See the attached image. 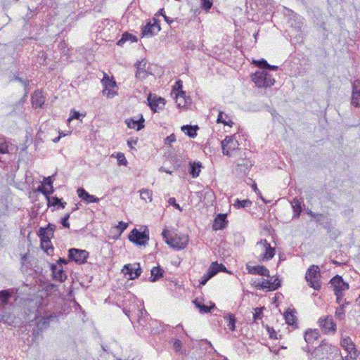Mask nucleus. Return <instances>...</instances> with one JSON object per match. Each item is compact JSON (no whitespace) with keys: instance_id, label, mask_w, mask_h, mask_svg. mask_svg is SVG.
Segmentation results:
<instances>
[{"instance_id":"774afa93","label":"nucleus","mask_w":360,"mask_h":360,"mask_svg":"<svg viewBox=\"0 0 360 360\" xmlns=\"http://www.w3.org/2000/svg\"><path fill=\"white\" fill-rule=\"evenodd\" d=\"M69 259L68 258V259H65V258H62V257H60L58 261H57V264H58L60 266H63V265H66L68 264V263L69 262Z\"/></svg>"},{"instance_id":"ddd939ff","label":"nucleus","mask_w":360,"mask_h":360,"mask_svg":"<svg viewBox=\"0 0 360 360\" xmlns=\"http://www.w3.org/2000/svg\"><path fill=\"white\" fill-rule=\"evenodd\" d=\"M122 272L125 276H129V279L138 278L141 274V269L139 263L128 264L124 266Z\"/></svg>"},{"instance_id":"7ed1b4c3","label":"nucleus","mask_w":360,"mask_h":360,"mask_svg":"<svg viewBox=\"0 0 360 360\" xmlns=\"http://www.w3.org/2000/svg\"><path fill=\"white\" fill-rule=\"evenodd\" d=\"M128 238L136 245H146L149 240V230L147 226H141V229L134 228L129 233Z\"/></svg>"},{"instance_id":"4be33fe9","label":"nucleus","mask_w":360,"mask_h":360,"mask_svg":"<svg viewBox=\"0 0 360 360\" xmlns=\"http://www.w3.org/2000/svg\"><path fill=\"white\" fill-rule=\"evenodd\" d=\"M66 205L67 202L63 201V198H59L56 195L52 196L51 198H49L47 202V206L49 207H54V209H53L52 211H53L55 209H64Z\"/></svg>"},{"instance_id":"37998d69","label":"nucleus","mask_w":360,"mask_h":360,"mask_svg":"<svg viewBox=\"0 0 360 360\" xmlns=\"http://www.w3.org/2000/svg\"><path fill=\"white\" fill-rule=\"evenodd\" d=\"M141 198L146 202L147 199L150 202L152 200V191L148 189H143L140 191Z\"/></svg>"},{"instance_id":"20e7f679","label":"nucleus","mask_w":360,"mask_h":360,"mask_svg":"<svg viewBox=\"0 0 360 360\" xmlns=\"http://www.w3.org/2000/svg\"><path fill=\"white\" fill-rule=\"evenodd\" d=\"M251 79L257 87L267 88L273 86L275 83L274 78L265 70L252 74Z\"/></svg>"},{"instance_id":"de8ad7c7","label":"nucleus","mask_w":360,"mask_h":360,"mask_svg":"<svg viewBox=\"0 0 360 360\" xmlns=\"http://www.w3.org/2000/svg\"><path fill=\"white\" fill-rule=\"evenodd\" d=\"M148 281L150 282H155L158 281V266H154L150 270Z\"/></svg>"},{"instance_id":"8fccbe9b","label":"nucleus","mask_w":360,"mask_h":360,"mask_svg":"<svg viewBox=\"0 0 360 360\" xmlns=\"http://www.w3.org/2000/svg\"><path fill=\"white\" fill-rule=\"evenodd\" d=\"M37 191L41 193L45 196L47 202L48 199L52 197L51 195H50L49 189L46 188L44 186H39L37 188Z\"/></svg>"},{"instance_id":"13d9d810","label":"nucleus","mask_w":360,"mask_h":360,"mask_svg":"<svg viewBox=\"0 0 360 360\" xmlns=\"http://www.w3.org/2000/svg\"><path fill=\"white\" fill-rule=\"evenodd\" d=\"M344 307H345V304H342L339 308H338L335 311V316L338 318V319H341L342 316L344 315Z\"/></svg>"},{"instance_id":"aec40b11","label":"nucleus","mask_w":360,"mask_h":360,"mask_svg":"<svg viewBox=\"0 0 360 360\" xmlns=\"http://www.w3.org/2000/svg\"><path fill=\"white\" fill-rule=\"evenodd\" d=\"M50 269L55 280L63 282L67 279V276L63 269H59L56 264H50Z\"/></svg>"},{"instance_id":"49530a36","label":"nucleus","mask_w":360,"mask_h":360,"mask_svg":"<svg viewBox=\"0 0 360 360\" xmlns=\"http://www.w3.org/2000/svg\"><path fill=\"white\" fill-rule=\"evenodd\" d=\"M223 116H224L223 112H219L218 117H217V122L222 123L224 125H229V126L231 127L232 124H233V122L231 120H229V121H226V119H224Z\"/></svg>"},{"instance_id":"69168bd1","label":"nucleus","mask_w":360,"mask_h":360,"mask_svg":"<svg viewBox=\"0 0 360 360\" xmlns=\"http://www.w3.org/2000/svg\"><path fill=\"white\" fill-rule=\"evenodd\" d=\"M22 85H23V86H24V90H25V94H24L28 95L29 91H30V89H29V86H30V80H28V79H25V80L22 83Z\"/></svg>"},{"instance_id":"bf43d9fd","label":"nucleus","mask_w":360,"mask_h":360,"mask_svg":"<svg viewBox=\"0 0 360 360\" xmlns=\"http://www.w3.org/2000/svg\"><path fill=\"white\" fill-rule=\"evenodd\" d=\"M168 203L169 205H172L174 208L179 210V211H182V208L179 204L176 202V199L174 198H169Z\"/></svg>"},{"instance_id":"1a4fd4ad","label":"nucleus","mask_w":360,"mask_h":360,"mask_svg":"<svg viewBox=\"0 0 360 360\" xmlns=\"http://www.w3.org/2000/svg\"><path fill=\"white\" fill-rule=\"evenodd\" d=\"M223 154L231 156V153L238 148V143L234 136H226L221 142Z\"/></svg>"},{"instance_id":"4468645a","label":"nucleus","mask_w":360,"mask_h":360,"mask_svg":"<svg viewBox=\"0 0 360 360\" xmlns=\"http://www.w3.org/2000/svg\"><path fill=\"white\" fill-rule=\"evenodd\" d=\"M257 245L264 250V253L261 255L262 260H269L274 257L275 249L271 247L266 240H261L257 243Z\"/></svg>"},{"instance_id":"338daca9","label":"nucleus","mask_w":360,"mask_h":360,"mask_svg":"<svg viewBox=\"0 0 360 360\" xmlns=\"http://www.w3.org/2000/svg\"><path fill=\"white\" fill-rule=\"evenodd\" d=\"M27 257H28V254L26 253V254H24L23 255L21 256V263L22 264V266H28V264H30V262H27Z\"/></svg>"},{"instance_id":"58836bf2","label":"nucleus","mask_w":360,"mask_h":360,"mask_svg":"<svg viewBox=\"0 0 360 360\" xmlns=\"http://www.w3.org/2000/svg\"><path fill=\"white\" fill-rule=\"evenodd\" d=\"M8 153V146L4 136H0V154Z\"/></svg>"},{"instance_id":"864d4df0","label":"nucleus","mask_w":360,"mask_h":360,"mask_svg":"<svg viewBox=\"0 0 360 360\" xmlns=\"http://www.w3.org/2000/svg\"><path fill=\"white\" fill-rule=\"evenodd\" d=\"M201 4H202V8L204 10L208 11L212 6V0H201Z\"/></svg>"},{"instance_id":"cd10ccee","label":"nucleus","mask_w":360,"mask_h":360,"mask_svg":"<svg viewBox=\"0 0 360 360\" xmlns=\"http://www.w3.org/2000/svg\"><path fill=\"white\" fill-rule=\"evenodd\" d=\"M41 248L48 255H52L53 253V247L51 238H40Z\"/></svg>"},{"instance_id":"2f4dec72","label":"nucleus","mask_w":360,"mask_h":360,"mask_svg":"<svg viewBox=\"0 0 360 360\" xmlns=\"http://www.w3.org/2000/svg\"><path fill=\"white\" fill-rule=\"evenodd\" d=\"M197 125H184L181 127V131H183L189 137L194 138L197 136V130L198 129Z\"/></svg>"},{"instance_id":"5fc2aeb1","label":"nucleus","mask_w":360,"mask_h":360,"mask_svg":"<svg viewBox=\"0 0 360 360\" xmlns=\"http://www.w3.org/2000/svg\"><path fill=\"white\" fill-rule=\"evenodd\" d=\"M293 17L295 18V22L294 25V27L296 29L300 30L302 25V19H301L300 16L297 15L296 14H295Z\"/></svg>"},{"instance_id":"f3484780","label":"nucleus","mask_w":360,"mask_h":360,"mask_svg":"<svg viewBox=\"0 0 360 360\" xmlns=\"http://www.w3.org/2000/svg\"><path fill=\"white\" fill-rule=\"evenodd\" d=\"M174 98L177 106L179 108H184L188 103H191V98L189 96H186V92L181 90L179 92L175 93Z\"/></svg>"},{"instance_id":"0eeeda50","label":"nucleus","mask_w":360,"mask_h":360,"mask_svg":"<svg viewBox=\"0 0 360 360\" xmlns=\"http://www.w3.org/2000/svg\"><path fill=\"white\" fill-rule=\"evenodd\" d=\"M89 252L86 250L72 248L68 250V258L69 261L74 262L77 264H84L87 262Z\"/></svg>"},{"instance_id":"5701e85b","label":"nucleus","mask_w":360,"mask_h":360,"mask_svg":"<svg viewBox=\"0 0 360 360\" xmlns=\"http://www.w3.org/2000/svg\"><path fill=\"white\" fill-rule=\"evenodd\" d=\"M78 196L86 203L98 202L99 198L89 194L84 188H79L77 191Z\"/></svg>"},{"instance_id":"c756f323","label":"nucleus","mask_w":360,"mask_h":360,"mask_svg":"<svg viewBox=\"0 0 360 360\" xmlns=\"http://www.w3.org/2000/svg\"><path fill=\"white\" fill-rule=\"evenodd\" d=\"M12 294L13 292L11 290H3L0 291V307L8 304Z\"/></svg>"},{"instance_id":"dca6fc26","label":"nucleus","mask_w":360,"mask_h":360,"mask_svg":"<svg viewBox=\"0 0 360 360\" xmlns=\"http://www.w3.org/2000/svg\"><path fill=\"white\" fill-rule=\"evenodd\" d=\"M158 13L154 15L153 18V23H151L150 21L147 22L146 25L143 26L141 29V34L142 37L146 36H153L155 33L153 32V27H158Z\"/></svg>"},{"instance_id":"7c9ffc66","label":"nucleus","mask_w":360,"mask_h":360,"mask_svg":"<svg viewBox=\"0 0 360 360\" xmlns=\"http://www.w3.org/2000/svg\"><path fill=\"white\" fill-rule=\"evenodd\" d=\"M127 41L136 42L138 41V38L135 35H133L128 32H125L122 34L121 39L117 41V45L122 46Z\"/></svg>"},{"instance_id":"39448f33","label":"nucleus","mask_w":360,"mask_h":360,"mask_svg":"<svg viewBox=\"0 0 360 360\" xmlns=\"http://www.w3.org/2000/svg\"><path fill=\"white\" fill-rule=\"evenodd\" d=\"M320 269L316 265L311 266L307 271L305 275V279L308 283V285L316 290L321 289V281H320Z\"/></svg>"},{"instance_id":"c85d7f7f","label":"nucleus","mask_w":360,"mask_h":360,"mask_svg":"<svg viewBox=\"0 0 360 360\" xmlns=\"http://www.w3.org/2000/svg\"><path fill=\"white\" fill-rule=\"evenodd\" d=\"M12 321L11 314L6 306L0 307V322L10 323Z\"/></svg>"},{"instance_id":"052dcab7","label":"nucleus","mask_w":360,"mask_h":360,"mask_svg":"<svg viewBox=\"0 0 360 360\" xmlns=\"http://www.w3.org/2000/svg\"><path fill=\"white\" fill-rule=\"evenodd\" d=\"M255 63L257 64V65L260 68H264L266 70V65H269V63H267V61L264 59H262V60H257V61H255Z\"/></svg>"},{"instance_id":"a18cd8bd","label":"nucleus","mask_w":360,"mask_h":360,"mask_svg":"<svg viewBox=\"0 0 360 360\" xmlns=\"http://www.w3.org/2000/svg\"><path fill=\"white\" fill-rule=\"evenodd\" d=\"M85 114H82L79 111H77L75 110H71L70 111V117L68 120V122H70L72 120H79L81 117H84Z\"/></svg>"},{"instance_id":"a19ab883","label":"nucleus","mask_w":360,"mask_h":360,"mask_svg":"<svg viewBox=\"0 0 360 360\" xmlns=\"http://www.w3.org/2000/svg\"><path fill=\"white\" fill-rule=\"evenodd\" d=\"M224 319L229 321L227 324L229 328L232 331L235 330L236 319L234 316L233 314H229L224 316Z\"/></svg>"},{"instance_id":"ea45409f","label":"nucleus","mask_w":360,"mask_h":360,"mask_svg":"<svg viewBox=\"0 0 360 360\" xmlns=\"http://www.w3.org/2000/svg\"><path fill=\"white\" fill-rule=\"evenodd\" d=\"M173 348L174 351L178 354H183L186 353V349L182 348L181 342L178 339H175L174 340Z\"/></svg>"},{"instance_id":"6e6552de","label":"nucleus","mask_w":360,"mask_h":360,"mask_svg":"<svg viewBox=\"0 0 360 360\" xmlns=\"http://www.w3.org/2000/svg\"><path fill=\"white\" fill-rule=\"evenodd\" d=\"M101 82L104 86V89L103 90V95H105L108 98H113L117 94V91L109 89V88H114L117 86L114 77H109L107 74L104 73V76Z\"/></svg>"},{"instance_id":"393cba45","label":"nucleus","mask_w":360,"mask_h":360,"mask_svg":"<svg viewBox=\"0 0 360 360\" xmlns=\"http://www.w3.org/2000/svg\"><path fill=\"white\" fill-rule=\"evenodd\" d=\"M145 120L143 115H141V118L136 120L133 118L126 120L125 122L129 128L136 129L137 131L142 129L144 127Z\"/></svg>"},{"instance_id":"0e129e2a","label":"nucleus","mask_w":360,"mask_h":360,"mask_svg":"<svg viewBox=\"0 0 360 360\" xmlns=\"http://www.w3.org/2000/svg\"><path fill=\"white\" fill-rule=\"evenodd\" d=\"M175 135L172 134L171 135L167 136V138L165 139V143L166 145H169L171 143L175 141Z\"/></svg>"},{"instance_id":"9b49d317","label":"nucleus","mask_w":360,"mask_h":360,"mask_svg":"<svg viewBox=\"0 0 360 360\" xmlns=\"http://www.w3.org/2000/svg\"><path fill=\"white\" fill-rule=\"evenodd\" d=\"M319 323L322 331L326 334L335 333L336 331V323L330 316L321 317L319 319Z\"/></svg>"},{"instance_id":"473e14b6","label":"nucleus","mask_w":360,"mask_h":360,"mask_svg":"<svg viewBox=\"0 0 360 360\" xmlns=\"http://www.w3.org/2000/svg\"><path fill=\"white\" fill-rule=\"evenodd\" d=\"M147 101L151 110L153 112H158V96L155 94H149Z\"/></svg>"},{"instance_id":"9d476101","label":"nucleus","mask_w":360,"mask_h":360,"mask_svg":"<svg viewBox=\"0 0 360 360\" xmlns=\"http://www.w3.org/2000/svg\"><path fill=\"white\" fill-rule=\"evenodd\" d=\"M341 347L350 354V359H356L360 354L356 346L349 337H345L340 340Z\"/></svg>"},{"instance_id":"3c124183","label":"nucleus","mask_w":360,"mask_h":360,"mask_svg":"<svg viewBox=\"0 0 360 360\" xmlns=\"http://www.w3.org/2000/svg\"><path fill=\"white\" fill-rule=\"evenodd\" d=\"M128 227V224L122 221H119L116 226V229L119 230V235H121L122 232Z\"/></svg>"},{"instance_id":"6ab92c4d","label":"nucleus","mask_w":360,"mask_h":360,"mask_svg":"<svg viewBox=\"0 0 360 360\" xmlns=\"http://www.w3.org/2000/svg\"><path fill=\"white\" fill-rule=\"evenodd\" d=\"M352 104L355 107H360V80H356L353 84Z\"/></svg>"},{"instance_id":"4d7b16f0","label":"nucleus","mask_w":360,"mask_h":360,"mask_svg":"<svg viewBox=\"0 0 360 360\" xmlns=\"http://www.w3.org/2000/svg\"><path fill=\"white\" fill-rule=\"evenodd\" d=\"M55 175L56 174L48 176V177H45L44 179V185L52 188L53 183V178H54Z\"/></svg>"},{"instance_id":"603ef678","label":"nucleus","mask_w":360,"mask_h":360,"mask_svg":"<svg viewBox=\"0 0 360 360\" xmlns=\"http://www.w3.org/2000/svg\"><path fill=\"white\" fill-rule=\"evenodd\" d=\"M182 87H183L182 82L181 80L177 81L175 84V86H174L173 90L172 91L171 95L175 96V93L179 92L181 90H182Z\"/></svg>"},{"instance_id":"f257e3e1","label":"nucleus","mask_w":360,"mask_h":360,"mask_svg":"<svg viewBox=\"0 0 360 360\" xmlns=\"http://www.w3.org/2000/svg\"><path fill=\"white\" fill-rule=\"evenodd\" d=\"M162 236L167 245L177 250L185 248L189 240L188 235H179L173 229H165L162 232Z\"/></svg>"},{"instance_id":"bb28decb","label":"nucleus","mask_w":360,"mask_h":360,"mask_svg":"<svg viewBox=\"0 0 360 360\" xmlns=\"http://www.w3.org/2000/svg\"><path fill=\"white\" fill-rule=\"evenodd\" d=\"M193 303L198 308L200 313L206 314L210 312L211 309L215 307V304L212 302H210V306L207 307L205 304H203L198 299H195L193 301Z\"/></svg>"},{"instance_id":"412c9836","label":"nucleus","mask_w":360,"mask_h":360,"mask_svg":"<svg viewBox=\"0 0 360 360\" xmlns=\"http://www.w3.org/2000/svg\"><path fill=\"white\" fill-rule=\"evenodd\" d=\"M32 106L35 108H42L46 101L45 96L42 94L41 91L36 90L31 96Z\"/></svg>"},{"instance_id":"423d86ee","label":"nucleus","mask_w":360,"mask_h":360,"mask_svg":"<svg viewBox=\"0 0 360 360\" xmlns=\"http://www.w3.org/2000/svg\"><path fill=\"white\" fill-rule=\"evenodd\" d=\"M35 321V326L32 329V333L34 339H37L43 330L49 326L50 318L48 316H38L37 312L34 313L33 320Z\"/></svg>"},{"instance_id":"e433bc0d","label":"nucleus","mask_w":360,"mask_h":360,"mask_svg":"<svg viewBox=\"0 0 360 360\" xmlns=\"http://www.w3.org/2000/svg\"><path fill=\"white\" fill-rule=\"evenodd\" d=\"M216 275V271L210 269V268L207 270V272L205 274L200 281V285H204L207 283V282Z\"/></svg>"},{"instance_id":"c03bdc74","label":"nucleus","mask_w":360,"mask_h":360,"mask_svg":"<svg viewBox=\"0 0 360 360\" xmlns=\"http://www.w3.org/2000/svg\"><path fill=\"white\" fill-rule=\"evenodd\" d=\"M271 287V281L269 280H264L263 282L260 283L258 282L257 285H256V288L259 290H264L268 288L269 290H270Z\"/></svg>"},{"instance_id":"72a5a7b5","label":"nucleus","mask_w":360,"mask_h":360,"mask_svg":"<svg viewBox=\"0 0 360 360\" xmlns=\"http://www.w3.org/2000/svg\"><path fill=\"white\" fill-rule=\"evenodd\" d=\"M202 165L200 162L190 163L189 173L193 178H197L200 172Z\"/></svg>"},{"instance_id":"f03ea898","label":"nucleus","mask_w":360,"mask_h":360,"mask_svg":"<svg viewBox=\"0 0 360 360\" xmlns=\"http://www.w3.org/2000/svg\"><path fill=\"white\" fill-rule=\"evenodd\" d=\"M338 347L329 343L326 340L321 342L318 347H316L311 352V356L316 360H321L326 358L328 354L338 352Z\"/></svg>"},{"instance_id":"b1692460","label":"nucleus","mask_w":360,"mask_h":360,"mask_svg":"<svg viewBox=\"0 0 360 360\" xmlns=\"http://www.w3.org/2000/svg\"><path fill=\"white\" fill-rule=\"evenodd\" d=\"M226 215L219 214L215 218L213 224V229L215 231L224 229L227 225Z\"/></svg>"},{"instance_id":"6e6d98bb","label":"nucleus","mask_w":360,"mask_h":360,"mask_svg":"<svg viewBox=\"0 0 360 360\" xmlns=\"http://www.w3.org/2000/svg\"><path fill=\"white\" fill-rule=\"evenodd\" d=\"M281 286V281L278 278H275L273 282H271L270 290H276Z\"/></svg>"},{"instance_id":"4c0bfd02","label":"nucleus","mask_w":360,"mask_h":360,"mask_svg":"<svg viewBox=\"0 0 360 360\" xmlns=\"http://www.w3.org/2000/svg\"><path fill=\"white\" fill-rule=\"evenodd\" d=\"M210 269H212L216 271V274L218 272H226V268L225 266L222 264H218L217 262H212V264L210 266Z\"/></svg>"},{"instance_id":"e2e57ef3","label":"nucleus","mask_w":360,"mask_h":360,"mask_svg":"<svg viewBox=\"0 0 360 360\" xmlns=\"http://www.w3.org/2000/svg\"><path fill=\"white\" fill-rule=\"evenodd\" d=\"M28 95L24 94L23 96L20 98V100L15 103V106L16 108L21 107L22 108V105L25 102Z\"/></svg>"},{"instance_id":"680f3d73","label":"nucleus","mask_w":360,"mask_h":360,"mask_svg":"<svg viewBox=\"0 0 360 360\" xmlns=\"http://www.w3.org/2000/svg\"><path fill=\"white\" fill-rule=\"evenodd\" d=\"M262 309L259 308L255 309V313L253 314V319L255 321L262 319Z\"/></svg>"},{"instance_id":"a211bd4d","label":"nucleus","mask_w":360,"mask_h":360,"mask_svg":"<svg viewBox=\"0 0 360 360\" xmlns=\"http://www.w3.org/2000/svg\"><path fill=\"white\" fill-rule=\"evenodd\" d=\"M246 269L248 273L251 274L260 275L267 277L270 276L269 269L262 265L250 266L247 264Z\"/></svg>"},{"instance_id":"f8f14e48","label":"nucleus","mask_w":360,"mask_h":360,"mask_svg":"<svg viewBox=\"0 0 360 360\" xmlns=\"http://www.w3.org/2000/svg\"><path fill=\"white\" fill-rule=\"evenodd\" d=\"M330 283L333 288L335 294L344 293L345 291L349 289V284L345 282L342 276L339 275L332 278Z\"/></svg>"},{"instance_id":"2eb2a0df","label":"nucleus","mask_w":360,"mask_h":360,"mask_svg":"<svg viewBox=\"0 0 360 360\" xmlns=\"http://www.w3.org/2000/svg\"><path fill=\"white\" fill-rule=\"evenodd\" d=\"M56 225L48 224L45 227H40L37 231L39 238H52L54 236Z\"/></svg>"},{"instance_id":"79ce46f5","label":"nucleus","mask_w":360,"mask_h":360,"mask_svg":"<svg viewBox=\"0 0 360 360\" xmlns=\"http://www.w3.org/2000/svg\"><path fill=\"white\" fill-rule=\"evenodd\" d=\"M284 316L285 321L288 325L292 326L295 323L296 317L292 311H287L284 314Z\"/></svg>"},{"instance_id":"09e8293b","label":"nucleus","mask_w":360,"mask_h":360,"mask_svg":"<svg viewBox=\"0 0 360 360\" xmlns=\"http://www.w3.org/2000/svg\"><path fill=\"white\" fill-rule=\"evenodd\" d=\"M117 163L119 165H127V160L122 153H118L117 154Z\"/></svg>"},{"instance_id":"a878e982","label":"nucleus","mask_w":360,"mask_h":360,"mask_svg":"<svg viewBox=\"0 0 360 360\" xmlns=\"http://www.w3.org/2000/svg\"><path fill=\"white\" fill-rule=\"evenodd\" d=\"M320 336L319 330L309 329L306 331L304 335V340L307 344H311L314 340H316Z\"/></svg>"},{"instance_id":"c9c22d12","label":"nucleus","mask_w":360,"mask_h":360,"mask_svg":"<svg viewBox=\"0 0 360 360\" xmlns=\"http://www.w3.org/2000/svg\"><path fill=\"white\" fill-rule=\"evenodd\" d=\"M252 205V202L248 200H239L236 199L233 203V206L236 208H245L250 207Z\"/></svg>"},{"instance_id":"f704fd0d","label":"nucleus","mask_w":360,"mask_h":360,"mask_svg":"<svg viewBox=\"0 0 360 360\" xmlns=\"http://www.w3.org/2000/svg\"><path fill=\"white\" fill-rule=\"evenodd\" d=\"M291 205L294 212L292 219H298L302 212L301 204L297 198H294L291 202Z\"/></svg>"}]
</instances>
